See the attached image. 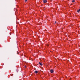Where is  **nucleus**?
Instances as JSON below:
<instances>
[{"label":"nucleus","instance_id":"nucleus-3","mask_svg":"<svg viewBox=\"0 0 80 80\" xmlns=\"http://www.w3.org/2000/svg\"><path fill=\"white\" fill-rule=\"evenodd\" d=\"M39 65H41V66H42V65H43V64H42V63L40 62H39Z\"/></svg>","mask_w":80,"mask_h":80},{"label":"nucleus","instance_id":"nucleus-8","mask_svg":"<svg viewBox=\"0 0 80 80\" xmlns=\"http://www.w3.org/2000/svg\"><path fill=\"white\" fill-rule=\"evenodd\" d=\"M57 23V21H55V23Z\"/></svg>","mask_w":80,"mask_h":80},{"label":"nucleus","instance_id":"nucleus-9","mask_svg":"<svg viewBox=\"0 0 80 80\" xmlns=\"http://www.w3.org/2000/svg\"><path fill=\"white\" fill-rule=\"evenodd\" d=\"M11 76H12V75H13V74H12V75H11Z\"/></svg>","mask_w":80,"mask_h":80},{"label":"nucleus","instance_id":"nucleus-7","mask_svg":"<svg viewBox=\"0 0 80 80\" xmlns=\"http://www.w3.org/2000/svg\"><path fill=\"white\" fill-rule=\"evenodd\" d=\"M28 0H25V2H27V1Z\"/></svg>","mask_w":80,"mask_h":80},{"label":"nucleus","instance_id":"nucleus-1","mask_svg":"<svg viewBox=\"0 0 80 80\" xmlns=\"http://www.w3.org/2000/svg\"><path fill=\"white\" fill-rule=\"evenodd\" d=\"M50 72H51V73H53L54 72V71H53V69H51L50 70Z\"/></svg>","mask_w":80,"mask_h":80},{"label":"nucleus","instance_id":"nucleus-6","mask_svg":"<svg viewBox=\"0 0 80 80\" xmlns=\"http://www.w3.org/2000/svg\"><path fill=\"white\" fill-rule=\"evenodd\" d=\"M75 2V0H73L72 1V3H73V2Z\"/></svg>","mask_w":80,"mask_h":80},{"label":"nucleus","instance_id":"nucleus-10","mask_svg":"<svg viewBox=\"0 0 80 80\" xmlns=\"http://www.w3.org/2000/svg\"><path fill=\"white\" fill-rule=\"evenodd\" d=\"M25 68H26V66H25Z\"/></svg>","mask_w":80,"mask_h":80},{"label":"nucleus","instance_id":"nucleus-5","mask_svg":"<svg viewBox=\"0 0 80 80\" xmlns=\"http://www.w3.org/2000/svg\"><path fill=\"white\" fill-rule=\"evenodd\" d=\"M77 12H78V13H80V9H79L78 10Z\"/></svg>","mask_w":80,"mask_h":80},{"label":"nucleus","instance_id":"nucleus-4","mask_svg":"<svg viewBox=\"0 0 80 80\" xmlns=\"http://www.w3.org/2000/svg\"><path fill=\"white\" fill-rule=\"evenodd\" d=\"M35 73L36 74L38 73V72L37 71H35Z\"/></svg>","mask_w":80,"mask_h":80},{"label":"nucleus","instance_id":"nucleus-2","mask_svg":"<svg viewBox=\"0 0 80 80\" xmlns=\"http://www.w3.org/2000/svg\"><path fill=\"white\" fill-rule=\"evenodd\" d=\"M43 2L44 3H45L46 2H47V0H43Z\"/></svg>","mask_w":80,"mask_h":80}]
</instances>
